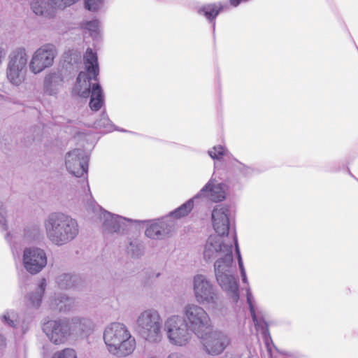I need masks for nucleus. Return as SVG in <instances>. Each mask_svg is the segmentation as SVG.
I'll return each mask as SVG.
<instances>
[{
	"label": "nucleus",
	"instance_id": "nucleus-1",
	"mask_svg": "<svg viewBox=\"0 0 358 358\" xmlns=\"http://www.w3.org/2000/svg\"><path fill=\"white\" fill-rule=\"evenodd\" d=\"M104 342L108 351L118 357L131 355L136 348V340L128 328L120 322H113L103 333Z\"/></svg>",
	"mask_w": 358,
	"mask_h": 358
},
{
	"label": "nucleus",
	"instance_id": "nucleus-2",
	"mask_svg": "<svg viewBox=\"0 0 358 358\" xmlns=\"http://www.w3.org/2000/svg\"><path fill=\"white\" fill-rule=\"evenodd\" d=\"M46 231L50 240L61 245L73 240L78 233V228L74 219L64 214H53L46 224Z\"/></svg>",
	"mask_w": 358,
	"mask_h": 358
},
{
	"label": "nucleus",
	"instance_id": "nucleus-3",
	"mask_svg": "<svg viewBox=\"0 0 358 358\" xmlns=\"http://www.w3.org/2000/svg\"><path fill=\"white\" fill-rule=\"evenodd\" d=\"M87 72L79 73L73 91L79 96L87 98L90 93L91 80L98 81L99 73L97 55L91 48H87L84 55Z\"/></svg>",
	"mask_w": 358,
	"mask_h": 358
},
{
	"label": "nucleus",
	"instance_id": "nucleus-4",
	"mask_svg": "<svg viewBox=\"0 0 358 358\" xmlns=\"http://www.w3.org/2000/svg\"><path fill=\"white\" fill-rule=\"evenodd\" d=\"M162 318L157 311H143L137 320L141 336L148 341L157 342L162 337Z\"/></svg>",
	"mask_w": 358,
	"mask_h": 358
},
{
	"label": "nucleus",
	"instance_id": "nucleus-5",
	"mask_svg": "<svg viewBox=\"0 0 358 358\" xmlns=\"http://www.w3.org/2000/svg\"><path fill=\"white\" fill-rule=\"evenodd\" d=\"M185 315L189 328L198 337H203L205 333L213 330L211 320L201 307L189 304L185 307Z\"/></svg>",
	"mask_w": 358,
	"mask_h": 358
},
{
	"label": "nucleus",
	"instance_id": "nucleus-6",
	"mask_svg": "<svg viewBox=\"0 0 358 358\" xmlns=\"http://www.w3.org/2000/svg\"><path fill=\"white\" fill-rule=\"evenodd\" d=\"M165 330L170 342L183 346L190 341L191 336L184 320L179 316H172L165 322Z\"/></svg>",
	"mask_w": 358,
	"mask_h": 358
},
{
	"label": "nucleus",
	"instance_id": "nucleus-7",
	"mask_svg": "<svg viewBox=\"0 0 358 358\" xmlns=\"http://www.w3.org/2000/svg\"><path fill=\"white\" fill-rule=\"evenodd\" d=\"M27 64V57L24 50L13 52L7 69V78L11 84L18 86L24 81Z\"/></svg>",
	"mask_w": 358,
	"mask_h": 358
},
{
	"label": "nucleus",
	"instance_id": "nucleus-8",
	"mask_svg": "<svg viewBox=\"0 0 358 358\" xmlns=\"http://www.w3.org/2000/svg\"><path fill=\"white\" fill-rule=\"evenodd\" d=\"M194 293L197 302L203 305L214 306L219 299L213 285L203 275L194 276Z\"/></svg>",
	"mask_w": 358,
	"mask_h": 358
},
{
	"label": "nucleus",
	"instance_id": "nucleus-9",
	"mask_svg": "<svg viewBox=\"0 0 358 358\" xmlns=\"http://www.w3.org/2000/svg\"><path fill=\"white\" fill-rule=\"evenodd\" d=\"M56 56V48L52 44H45L34 53L29 64L31 71L38 73L52 65Z\"/></svg>",
	"mask_w": 358,
	"mask_h": 358
},
{
	"label": "nucleus",
	"instance_id": "nucleus-10",
	"mask_svg": "<svg viewBox=\"0 0 358 358\" xmlns=\"http://www.w3.org/2000/svg\"><path fill=\"white\" fill-rule=\"evenodd\" d=\"M201 339L204 350L210 355H218L231 343L229 337L221 331L212 330L205 333Z\"/></svg>",
	"mask_w": 358,
	"mask_h": 358
},
{
	"label": "nucleus",
	"instance_id": "nucleus-11",
	"mask_svg": "<svg viewBox=\"0 0 358 358\" xmlns=\"http://www.w3.org/2000/svg\"><path fill=\"white\" fill-rule=\"evenodd\" d=\"M43 330L52 343L59 345L66 341L71 329L66 321L50 320L43 324Z\"/></svg>",
	"mask_w": 358,
	"mask_h": 358
},
{
	"label": "nucleus",
	"instance_id": "nucleus-12",
	"mask_svg": "<svg viewBox=\"0 0 358 358\" xmlns=\"http://www.w3.org/2000/svg\"><path fill=\"white\" fill-rule=\"evenodd\" d=\"M23 262L26 270L36 274L47 264V257L43 250L39 248H27L24 251Z\"/></svg>",
	"mask_w": 358,
	"mask_h": 358
},
{
	"label": "nucleus",
	"instance_id": "nucleus-13",
	"mask_svg": "<svg viewBox=\"0 0 358 358\" xmlns=\"http://www.w3.org/2000/svg\"><path fill=\"white\" fill-rule=\"evenodd\" d=\"M66 166L73 175L83 176L87 171V159L80 150H73L66 155Z\"/></svg>",
	"mask_w": 358,
	"mask_h": 358
},
{
	"label": "nucleus",
	"instance_id": "nucleus-14",
	"mask_svg": "<svg viewBox=\"0 0 358 358\" xmlns=\"http://www.w3.org/2000/svg\"><path fill=\"white\" fill-rule=\"evenodd\" d=\"M229 209L226 206H216L212 212V222L215 231L220 235L224 236L229 230Z\"/></svg>",
	"mask_w": 358,
	"mask_h": 358
},
{
	"label": "nucleus",
	"instance_id": "nucleus-15",
	"mask_svg": "<svg viewBox=\"0 0 358 358\" xmlns=\"http://www.w3.org/2000/svg\"><path fill=\"white\" fill-rule=\"evenodd\" d=\"M201 194L208 196L213 202L222 201L226 198L225 185L210 181L201 189Z\"/></svg>",
	"mask_w": 358,
	"mask_h": 358
},
{
	"label": "nucleus",
	"instance_id": "nucleus-16",
	"mask_svg": "<svg viewBox=\"0 0 358 358\" xmlns=\"http://www.w3.org/2000/svg\"><path fill=\"white\" fill-rule=\"evenodd\" d=\"M217 280L222 288L227 292L234 294L236 297L238 296V286L235 278L227 274L226 272L217 274Z\"/></svg>",
	"mask_w": 358,
	"mask_h": 358
},
{
	"label": "nucleus",
	"instance_id": "nucleus-17",
	"mask_svg": "<svg viewBox=\"0 0 358 358\" xmlns=\"http://www.w3.org/2000/svg\"><path fill=\"white\" fill-rule=\"evenodd\" d=\"M31 8L37 15L44 16L45 17H53L55 16V8L49 6V0L44 1L42 0H35L31 3Z\"/></svg>",
	"mask_w": 358,
	"mask_h": 358
},
{
	"label": "nucleus",
	"instance_id": "nucleus-18",
	"mask_svg": "<svg viewBox=\"0 0 358 358\" xmlns=\"http://www.w3.org/2000/svg\"><path fill=\"white\" fill-rule=\"evenodd\" d=\"M104 99L102 89L99 83L93 84L90 107L94 111L99 110L103 106Z\"/></svg>",
	"mask_w": 358,
	"mask_h": 358
},
{
	"label": "nucleus",
	"instance_id": "nucleus-19",
	"mask_svg": "<svg viewBox=\"0 0 358 358\" xmlns=\"http://www.w3.org/2000/svg\"><path fill=\"white\" fill-rule=\"evenodd\" d=\"M224 8V6L219 3L208 4L203 7L199 13H202L204 16L209 20H214Z\"/></svg>",
	"mask_w": 358,
	"mask_h": 358
},
{
	"label": "nucleus",
	"instance_id": "nucleus-20",
	"mask_svg": "<svg viewBox=\"0 0 358 358\" xmlns=\"http://www.w3.org/2000/svg\"><path fill=\"white\" fill-rule=\"evenodd\" d=\"M46 286V282L44 278L41 279L40 284L38 285V287L36 289V292L35 293H30L29 294V300L30 302V304L32 306L38 307L39 306L42 297L45 289Z\"/></svg>",
	"mask_w": 358,
	"mask_h": 358
},
{
	"label": "nucleus",
	"instance_id": "nucleus-21",
	"mask_svg": "<svg viewBox=\"0 0 358 358\" xmlns=\"http://www.w3.org/2000/svg\"><path fill=\"white\" fill-rule=\"evenodd\" d=\"M194 208V201L192 199L188 200L179 208L171 213V215L175 218H181L187 215Z\"/></svg>",
	"mask_w": 358,
	"mask_h": 358
},
{
	"label": "nucleus",
	"instance_id": "nucleus-22",
	"mask_svg": "<svg viewBox=\"0 0 358 358\" xmlns=\"http://www.w3.org/2000/svg\"><path fill=\"white\" fill-rule=\"evenodd\" d=\"M79 0H49V6L50 8H55V13L58 10H62L76 3Z\"/></svg>",
	"mask_w": 358,
	"mask_h": 358
},
{
	"label": "nucleus",
	"instance_id": "nucleus-23",
	"mask_svg": "<svg viewBox=\"0 0 358 358\" xmlns=\"http://www.w3.org/2000/svg\"><path fill=\"white\" fill-rule=\"evenodd\" d=\"M163 226L159 223L151 224L145 229V235L150 238H159L162 234Z\"/></svg>",
	"mask_w": 358,
	"mask_h": 358
},
{
	"label": "nucleus",
	"instance_id": "nucleus-24",
	"mask_svg": "<svg viewBox=\"0 0 358 358\" xmlns=\"http://www.w3.org/2000/svg\"><path fill=\"white\" fill-rule=\"evenodd\" d=\"M227 150L222 145H215L211 150L208 151V155L213 159H221L224 155H226Z\"/></svg>",
	"mask_w": 358,
	"mask_h": 358
},
{
	"label": "nucleus",
	"instance_id": "nucleus-25",
	"mask_svg": "<svg viewBox=\"0 0 358 358\" xmlns=\"http://www.w3.org/2000/svg\"><path fill=\"white\" fill-rule=\"evenodd\" d=\"M231 259L229 257V261H227L224 259H217L215 263V275L220 273H223L227 271V268L229 266V262L231 261Z\"/></svg>",
	"mask_w": 358,
	"mask_h": 358
},
{
	"label": "nucleus",
	"instance_id": "nucleus-26",
	"mask_svg": "<svg viewBox=\"0 0 358 358\" xmlns=\"http://www.w3.org/2000/svg\"><path fill=\"white\" fill-rule=\"evenodd\" d=\"M52 358H78V357L75 350L67 348L55 352Z\"/></svg>",
	"mask_w": 358,
	"mask_h": 358
},
{
	"label": "nucleus",
	"instance_id": "nucleus-27",
	"mask_svg": "<svg viewBox=\"0 0 358 358\" xmlns=\"http://www.w3.org/2000/svg\"><path fill=\"white\" fill-rule=\"evenodd\" d=\"M84 7L90 11H96L103 5L104 0H83Z\"/></svg>",
	"mask_w": 358,
	"mask_h": 358
},
{
	"label": "nucleus",
	"instance_id": "nucleus-28",
	"mask_svg": "<svg viewBox=\"0 0 358 358\" xmlns=\"http://www.w3.org/2000/svg\"><path fill=\"white\" fill-rule=\"evenodd\" d=\"M2 320L8 326L14 327L17 321V316L15 313L7 312L2 316Z\"/></svg>",
	"mask_w": 358,
	"mask_h": 358
},
{
	"label": "nucleus",
	"instance_id": "nucleus-29",
	"mask_svg": "<svg viewBox=\"0 0 358 358\" xmlns=\"http://www.w3.org/2000/svg\"><path fill=\"white\" fill-rule=\"evenodd\" d=\"M73 304V301L68 297L62 296L61 299H58V302L57 303V306L59 311H65Z\"/></svg>",
	"mask_w": 358,
	"mask_h": 358
},
{
	"label": "nucleus",
	"instance_id": "nucleus-30",
	"mask_svg": "<svg viewBox=\"0 0 358 358\" xmlns=\"http://www.w3.org/2000/svg\"><path fill=\"white\" fill-rule=\"evenodd\" d=\"M82 29H86L90 32H96L99 28V21L93 20L91 21H86L82 23Z\"/></svg>",
	"mask_w": 358,
	"mask_h": 358
},
{
	"label": "nucleus",
	"instance_id": "nucleus-31",
	"mask_svg": "<svg viewBox=\"0 0 358 358\" xmlns=\"http://www.w3.org/2000/svg\"><path fill=\"white\" fill-rule=\"evenodd\" d=\"M6 346V338L0 334V350L3 349Z\"/></svg>",
	"mask_w": 358,
	"mask_h": 358
},
{
	"label": "nucleus",
	"instance_id": "nucleus-32",
	"mask_svg": "<svg viewBox=\"0 0 358 358\" xmlns=\"http://www.w3.org/2000/svg\"><path fill=\"white\" fill-rule=\"evenodd\" d=\"M238 264H239V266H240V268H241V273H242L243 280V282H245V281H246V276H245V273L244 269H243V263H242V262H241V257H239Z\"/></svg>",
	"mask_w": 358,
	"mask_h": 358
},
{
	"label": "nucleus",
	"instance_id": "nucleus-33",
	"mask_svg": "<svg viewBox=\"0 0 358 358\" xmlns=\"http://www.w3.org/2000/svg\"><path fill=\"white\" fill-rule=\"evenodd\" d=\"M168 358H185L182 354L173 352L169 355Z\"/></svg>",
	"mask_w": 358,
	"mask_h": 358
},
{
	"label": "nucleus",
	"instance_id": "nucleus-34",
	"mask_svg": "<svg viewBox=\"0 0 358 358\" xmlns=\"http://www.w3.org/2000/svg\"><path fill=\"white\" fill-rule=\"evenodd\" d=\"M4 56L3 49L0 48V64L1 63V59Z\"/></svg>",
	"mask_w": 358,
	"mask_h": 358
},
{
	"label": "nucleus",
	"instance_id": "nucleus-35",
	"mask_svg": "<svg viewBox=\"0 0 358 358\" xmlns=\"http://www.w3.org/2000/svg\"><path fill=\"white\" fill-rule=\"evenodd\" d=\"M211 246H212V243H209V242H208V243L206 245V250H211V248H210Z\"/></svg>",
	"mask_w": 358,
	"mask_h": 358
},
{
	"label": "nucleus",
	"instance_id": "nucleus-36",
	"mask_svg": "<svg viewBox=\"0 0 358 358\" xmlns=\"http://www.w3.org/2000/svg\"><path fill=\"white\" fill-rule=\"evenodd\" d=\"M221 250V245H220V244L218 245V248H215V250L216 252H218V251H219V250Z\"/></svg>",
	"mask_w": 358,
	"mask_h": 358
},
{
	"label": "nucleus",
	"instance_id": "nucleus-37",
	"mask_svg": "<svg viewBox=\"0 0 358 358\" xmlns=\"http://www.w3.org/2000/svg\"><path fill=\"white\" fill-rule=\"evenodd\" d=\"M253 320H254V322H256V321H257V320H256V315H255V313H253Z\"/></svg>",
	"mask_w": 358,
	"mask_h": 358
},
{
	"label": "nucleus",
	"instance_id": "nucleus-38",
	"mask_svg": "<svg viewBox=\"0 0 358 358\" xmlns=\"http://www.w3.org/2000/svg\"><path fill=\"white\" fill-rule=\"evenodd\" d=\"M150 358H155V357H150Z\"/></svg>",
	"mask_w": 358,
	"mask_h": 358
}]
</instances>
